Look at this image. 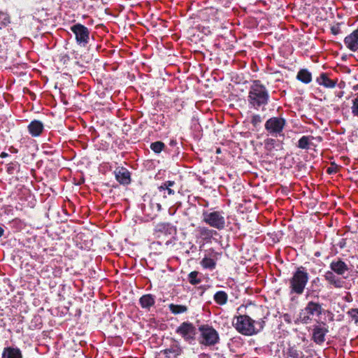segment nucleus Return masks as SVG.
<instances>
[{
    "label": "nucleus",
    "instance_id": "f257e3e1",
    "mask_svg": "<svg viewBox=\"0 0 358 358\" xmlns=\"http://www.w3.org/2000/svg\"><path fill=\"white\" fill-rule=\"evenodd\" d=\"M270 100L268 90L260 80H253L248 90L247 101L250 108L264 110Z\"/></svg>",
    "mask_w": 358,
    "mask_h": 358
},
{
    "label": "nucleus",
    "instance_id": "f03ea898",
    "mask_svg": "<svg viewBox=\"0 0 358 358\" xmlns=\"http://www.w3.org/2000/svg\"><path fill=\"white\" fill-rule=\"evenodd\" d=\"M264 324L262 318L255 320L248 315L235 316L232 320V324L236 330L244 336L257 334L264 329Z\"/></svg>",
    "mask_w": 358,
    "mask_h": 358
},
{
    "label": "nucleus",
    "instance_id": "7ed1b4c3",
    "mask_svg": "<svg viewBox=\"0 0 358 358\" xmlns=\"http://www.w3.org/2000/svg\"><path fill=\"white\" fill-rule=\"evenodd\" d=\"M202 222L217 230H222L226 227L225 214L222 210L213 208L204 210L201 215Z\"/></svg>",
    "mask_w": 358,
    "mask_h": 358
},
{
    "label": "nucleus",
    "instance_id": "20e7f679",
    "mask_svg": "<svg viewBox=\"0 0 358 358\" xmlns=\"http://www.w3.org/2000/svg\"><path fill=\"white\" fill-rule=\"evenodd\" d=\"M324 309L322 304L315 301H309L305 308L299 313V320L305 324H310L312 321H317L322 315Z\"/></svg>",
    "mask_w": 358,
    "mask_h": 358
},
{
    "label": "nucleus",
    "instance_id": "39448f33",
    "mask_svg": "<svg viewBox=\"0 0 358 358\" xmlns=\"http://www.w3.org/2000/svg\"><path fill=\"white\" fill-rule=\"evenodd\" d=\"M308 273L304 267L300 266L289 279V288L292 293L301 294L308 281Z\"/></svg>",
    "mask_w": 358,
    "mask_h": 358
},
{
    "label": "nucleus",
    "instance_id": "423d86ee",
    "mask_svg": "<svg viewBox=\"0 0 358 358\" xmlns=\"http://www.w3.org/2000/svg\"><path fill=\"white\" fill-rule=\"evenodd\" d=\"M199 330L201 333L199 342L206 346H211L217 344L220 341L217 331L209 325H201Z\"/></svg>",
    "mask_w": 358,
    "mask_h": 358
},
{
    "label": "nucleus",
    "instance_id": "0eeeda50",
    "mask_svg": "<svg viewBox=\"0 0 358 358\" xmlns=\"http://www.w3.org/2000/svg\"><path fill=\"white\" fill-rule=\"evenodd\" d=\"M71 31L75 35L77 44L81 47H85L90 36V29L80 23H76L70 27Z\"/></svg>",
    "mask_w": 358,
    "mask_h": 358
},
{
    "label": "nucleus",
    "instance_id": "6e6552de",
    "mask_svg": "<svg viewBox=\"0 0 358 358\" xmlns=\"http://www.w3.org/2000/svg\"><path fill=\"white\" fill-rule=\"evenodd\" d=\"M221 257V253L213 248L205 250L203 257L200 264L203 269L213 271L216 268L217 262Z\"/></svg>",
    "mask_w": 358,
    "mask_h": 358
},
{
    "label": "nucleus",
    "instance_id": "1a4fd4ad",
    "mask_svg": "<svg viewBox=\"0 0 358 358\" xmlns=\"http://www.w3.org/2000/svg\"><path fill=\"white\" fill-rule=\"evenodd\" d=\"M286 121L280 117H273L269 118L265 123V129L273 136H277L282 131Z\"/></svg>",
    "mask_w": 358,
    "mask_h": 358
},
{
    "label": "nucleus",
    "instance_id": "9d476101",
    "mask_svg": "<svg viewBox=\"0 0 358 358\" xmlns=\"http://www.w3.org/2000/svg\"><path fill=\"white\" fill-rule=\"evenodd\" d=\"M176 332L180 335L182 338L189 344L195 341L196 329L190 322H184L177 329Z\"/></svg>",
    "mask_w": 358,
    "mask_h": 358
},
{
    "label": "nucleus",
    "instance_id": "9b49d317",
    "mask_svg": "<svg viewBox=\"0 0 358 358\" xmlns=\"http://www.w3.org/2000/svg\"><path fill=\"white\" fill-rule=\"evenodd\" d=\"M328 332V327L325 323H317L313 327L312 340L315 343L321 345L325 341V336Z\"/></svg>",
    "mask_w": 358,
    "mask_h": 358
},
{
    "label": "nucleus",
    "instance_id": "f8f14e48",
    "mask_svg": "<svg viewBox=\"0 0 358 358\" xmlns=\"http://www.w3.org/2000/svg\"><path fill=\"white\" fill-rule=\"evenodd\" d=\"M314 140L317 142H321L322 138L320 136L315 137L313 136H303L299 139L297 147L302 150H309L313 147L315 148L316 147V145L313 143Z\"/></svg>",
    "mask_w": 358,
    "mask_h": 358
},
{
    "label": "nucleus",
    "instance_id": "ddd939ff",
    "mask_svg": "<svg viewBox=\"0 0 358 358\" xmlns=\"http://www.w3.org/2000/svg\"><path fill=\"white\" fill-rule=\"evenodd\" d=\"M344 44L350 51L358 50V28L344 38Z\"/></svg>",
    "mask_w": 358,
    "mask_h": 358
},
{
    "label": "nucleus",
    "instance_id": "4468645a",
    "mask_svg": "<svg viewBox=\"0 0 358 358\" xmlns=\"http://www.w3.org/2000/svg\"><path fill=\"white\" fill-rule=\"evenodd\" d=\"M331 271L339 275H343L348 271V266L341 259H338L332 261L329 265Z\"/></svg>",
    "mask_w": 358,
    "mask_h": 358
},
{
    "label": "nucleus",
    "instance_id": "2eb2a0df",
    "mask_svg": "<svg viewBox=\"0 0 358 358\" xmlns=\"http://www.w3.org/2000/svg\"><path fill=\"white\" fill-rule=\"evenodd\" d=\"M116 180L122 185H128L131 182L130 173L124 167H118L115 171Z\"/></svg>",
    "mask_w": 358,
    "mask_h": 358
},
{
    "label": "nucleus",
    "instance_id": "dca6fc26",
    "mask_svg": "<svg viewBox=\"0 0 358 358\" xmlns=\"http://www.w3.org/2000/svg\"><path fill=\"white\" fill-rule=\"evenodd\" d=\"M162 352L166 358H178L182 353V349L179 343H173Z\"/></svg>",
    "mask_w": 358,
    "mask_h": 358
},
{
    "label": "nucleus",
    "instance_id": "f3484780",
    "mask_svg": "<svg viewBox=\"0 0 358 358\" xmlns=\"http://www.w3.org/2000/svg\"><path fill=\"white\" fill-rule=\"evenodd\" d=\"M27 129L31 136L38 137L43 133L44 125L42 122L34 120L29 124Z\"/></svg>",
    "mask_w": 358,
    "mask_h": 358
},
{
    "label": "nucleus",
    "instance_id": "a211bd4d",
    "mask_svg": "<svg viewBox=\"0 0 358 358\" xmlns=\"http://www.w3.org/2000/svg\"><path fill=\"white\" fill-rule=\"evenodd\" d=\"M199 236L206 242H210L213 236L217 235V232L207 227H198L196 229Z\"/></svg>",
    "mask_w": 358,
    "mask_h": 358
},
{
    "label": "nucleus",
    "instance_id": "6ab92c4d",
    "mask_svg": "<svg viewBox=\"0 0 358 358\" xmlns=\"http://www.w3.org/2000/svg\"><path fill=\"white\" fill-rule=\"evenodd\" d=\"M325 280L336 288H342L345 282L341 278L337 277L334 272L327 271L324 275Z\"/></svg>",
    "mask_w": 358,
    "mask_h": 358
},
{
    "label": "nucleus",
    "instance_id": "aec40b11",
    "mask_svg": "<svg viewBox=\"0 0 358 358\" xmlns=\"http://www.w3.org/2000/svg\"><path fill=\"white\" fill-rule=\"evenodd\" d=\"M316 81L320 85H322L327 88H334L337 83V80L330 79L325 73H321L320 76L317 78Z\"/></svg>",
    "mask_w": 358,
    "mask_h": 358
},
{
    "label": "nucleus",
    "instance_id": "412c9836",
    "mask_svg": "<svg viewBox=\"0 0 358 358\" xmlns=\"http://www.w3.org/2000/svg\"><path fill=\"white\" fill-rule=\"evenodd\" d=\"M139 303L142 308L149 310L155 303V296L151 294H144L139 299Z\"/></svg>",
    "mask_w": 358,
    "mask_h": 358
},
{
    "label": "nucleus",
    "instance_id": "4be33fe9",
    "mask_svg": "<svg viewBox=\"0 0 358 358\" xmlns=\"http://www.w3.org/2000/svg\"><path fill=\"white\" fill-rule=\"evenodd\" d=\"M2 358H22L21 350L16 347H6L4 348Z\"/></svg>",
    "mask_w": 358,
    "mask_h": 358
},
{
    "label": "nucleus",
    "instance_id": "5701e85b",
    "mask_svg": "<svg viewBox=\"0 0 358 358\" xmlns=\"http://www.w3.org/2000/svg\"><path fill=\"white\" fill-rule=\"evenodd\" d=\"M296 78L305 84H308L312 81V74L306 69H301L297 73Z\"/></svg>",
    "mask_w": 358,
    "mask_h": 358
},
{
    "label": "nucleus",
    "instance_id": "b1692460",
    "mask_svg": "<svg viewBox=\"0 0 358 358\" xmlns=\"http://www.w3.org/2000/svg\"><path fill=\"white\" fill-rule=\"evenodd\" d=\"M215 303L220 306L225 305L228 300V295L224 291H217L213 296Z\"/></svg>",
    "mask_w": 358,
    "mask_h": 358
},
{
    "label": "nucleus",
    "instance_id": "393cba45",
    "mask_svg": "<svg viewBox=\"0 0 358 358\" xmlns=\"http://www.w3.org/2000/svg\"><path fill=\"white\" fill-rule=\"evenodd\" d=\"M169 309L171 312V313L174 315H178L186 313L188 308L185 305L171 303L169 305Z\"/></svg>",
    "mask_w": 358,
    "mask_h": 358
},
{
    "label": "nucleus",
    "instance_id": "a878e982",
    "mask_svg": "<svg viewBox=\"0 0 358 358\" xmlns=\"http://www.w3.org/2000/svg\"><path fill=\"white\" fill-rule=\"evenodd\" d=\"M175 185V182L172 180H167L163 182L159 187L158 189L159 192L165 191V189H167V194L168 195H173L175 194V191L171 189V187Z\"/></svg>",
    "mask_w": 358,
    "mask_h": 358
},
{
    "label": "nucleus",
    "instance_id": "bb28decb",
    "mask_svg": "<svg viewBox=\"0 0 358 358\" xmlns=\"http://www.w3.org/2000/svg\"><path fill=\"white\" fill-rule=\"evenodd\" d=\"M351 113L354 117H358V92L352 99Z\"/></svg>",
    "mask_w": 358,
    "mask_h": 358
},
{
    "label": "nucleus",
    "instance_id": "cd10ccee",
    "mask_svg": "<svg viewBox=\"0 0 358 358\" xmlns=\"http://www.w3.org/2000/svg\"><path fill=\"white\" fill-rule=\"evenodd\" d=\"M199 272L198 271H192L188 275V281L190 284L195 285H198L201 282V280L198 278Z\"/></svg>",
    "mask_w": 358,
    "mask_h": 358
},
{
    "label": "nucleus",
    "instance_id": "c85d7f7f",
    "mask_svg": "<svg viewBox=\"0 0 358 358\" xmlns=\"http://www.w3.org/2000/svg\"><path fill=\"white\" fill-rule=\"evenodd\" d=\"M165 145L162 141H156L150 145L151 150L155 153H160L164 148Z\"/></svg>",
    "mask_w": 358,
    "mask_h": 358
},
{
    "label": "nucleus",
    "instance_id": "c756f323",
    "mask_svg": "<svg viewBox=\"0 0 358 358\" xmlns=\"http://www.w3.org/2000/svg\"><path fill=\"white\" fill-rule=\"evenodd\" d=\"M158 229L160 231L167 232L171 234L176 231V229L169 224H162L158 226Z\"/></svg>",
    "mask_w": 358,
    "mask_h": 358
},
{
    "label": "nucleus",
    "instance_id": "7c9ffc66",
    "mask_svg": "<svg viewBox=\"0 0 358 358\" xmlns=\"http://www.w3.org/2000/svg\"><path fill=\"white\" fill-rule=\"evenodd\" d=\"M10 23V17L6 13L0 11V29L3 26H6Z\"/></svg>",
    "mask_w": 358,
    "mask_h": 358
},
{
    "label": "nucleus",
    "instance_id": "2f4dec72",
    "mask_svg": "<svg viewBox=\"0 0 358 358\" xmlns=\"http://www.w3.org/2000/svg\"><path fill=\"white\" fill-rule=\"evenodd\" d=\"M262 122V118L260 115L253 114L251 115L250 122L254 127H257V126H259L261 124Z\"/></svg>",
    "mask_w": 358,
    "mask_h": 358
},
{
    "label": "nucleus",
    "instance_id": "473e14b6",
    "mask_svg": "<svg viewBox=\"0 0 358 358\" xmlns=\"http://www.w3.org/2000/svg\"><path fill=\"white\" fill-rule=\"evenodd\" d=\"M348 315L355 323H358V308H352L349 310Z\"/></svg>",
    "mask_w": 358,
    "mask_h": 358
},
{
    "label": "nucleus",
    "instance_id": "72a5a7b5",
    "mask_svg": "<svg viewBox=\"0 0 358 358\" xmlns=\"http://www.w3.org/2000/svg\"><path fill=\"white\" fill-rule=\"evenodd\" d=\"M290 356L294 357V358H299V354L297 350H292L290 352Z\"/></svg>",
    "mask_w": 358,
    "mask_h": 358
},
{
    "label": "nucleus",
    "instance_id": "f704fd0d",
    "mask_svg": "<svg viewBox=\"0 0 358 358\" xmlns=\"http://www.w3.org/2000/svg\"><path fill=\"white\" fill-rule=\"evenodd\" d=\"M274 142H275V140H274V139H271H271H268V140L266 141V145L267 146H268V145H273L274 144Z\"/></svg>",
    "mask_w": 358,
    "mask_h": 358
},
{
    "label": "nucleus",
    "instance_id": "c9c22d12",
    "mask_svg": "<svg viewBox=\"0 0 358 358\" xmlns=\"http://www.w3.org/2000/svg\"><path fill=\"white\" fill-rule=\"evenodd\" d=\"M343 94H344V92H343V91H340V92H338V94H337V95H336V96H337L338 98H341V97L343 96Z\"/></svg>",
    "mask_w": 358,
    "mask_h": 358
},
{
    "label": "nucleus",
    "instance_id": "e433bc0d",
    "mask_svg": "<svg viewBox=\"0 0 358 358\" xmlns=\"http://www.w3.org/2000/svg\"><path fill=\"white\" fill-rule=\"evenodd\" d=\"M3 234H4V230L3 229L0 227V237H1L2 236H3Z\"/></svg>",
    "mask_w": 358,
    "mask_h": 358
},
{
    "label": "nucleus",
    "instance_id": "4c0bfd02",
    "mask_svg": "<svg viewBox=\"0 0 358 358\" xmlns=\"http://www.w3.org/2000/svg\"><path fill=\"white\" fill-rule=\"evenodd\" d=\"M156 207L157 208V211L161 210V205L159 203H156Z\"/></svg>",
    "mask_w": 358,
    "mask_h": 358
},
{
    "label": "nucleus",
    "instance_id": "58836bf2",
    "mask_svg": "<svg viewBox=\"0 0 358 358\" xmlns=\"http://www.w3.org/2000/svg\"><path fill=\"white\" fill-rule=\"evenodd\" d=\"M354 90H358V85L354 87Z\"/></svg>",
    "mask_w": 358,
    "mask_h": 358
},
{
    "label": "nucleus",
    "instance_id": "ea45409f",
    "mask_svg": "<svg viewBox=\"0 0 358 358\" xmlns=\"http://www.w3.org/2000/svg\"><path fill=\"white\" fill-rule=\"evenodd\" d=\"M2 157H4V156H6L7 155L4 152H2L1 155Z\"/></svg>",
    "mask_w": 358,
    "mask_h": 358
},
{
    "label": "nucleus",
    "instance_id": "a19ab883",
    "mask_svg": "<svg viewBox=\"0 0 358 358\" xmlns=\"http://www.w3.org/2000/svg\"><path fill=\"white\" fill-rule=\"evenodd\" d=\"M332 32H333L334 34H336V30H334V29H332Z\"/></svg>",
    "mask_w": 358,
    "mask_h": 358
},
{
    "label": "nucleus",
    "instance_id": "79ce46f5",
    "mask_svg": "<svg viewBox=\"0 0 358 358\" xmlns=\"http://www.w3.org/2000/svg\"><path fill=\"white\" fill-rule=\"evenodd\" d=\"M306 358H308V357H306Z\"/></svg>",
    "mask_w": 358,
    "mask_h": 358
}]
</instances>
